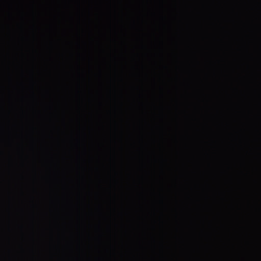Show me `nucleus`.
I'll return each instance as SVG.
<instances>
[{
  "mask_svg": "<svg viewBox=\"0 0 261 261\" xmlns=\"http://www.w3.org/2000/svg\"><path fill=\"white\" fill-rule=\"evenodd\" d=\"M240 165L242 167H245L247 166V162H246L245 159L244 158H241V159H240Z\"/></svg>",
  "mask_w": 261,
  "mask_h": 261,
  "instance_id": "1",
  "label": "nucleus"
},
{
  "mask_svg": "<svg viewBox=\"0 0 261 261\" xmlns=\"http://www.w3.org/2000/svg\"><path fill=\"white\" fill-rule=\"evenodd\" d=\"M240 115H241V116H243L245 114V111L244 109H241L240 112Z\"/></svg>",
  "mask_w": 261,
  "mask_h": 261,
  "instance_id": "2",
  "label": "nucleus"
},
{
  "mask_svg": "<svg viewBox=\"0 0 261 261\" xmlns=\"http://www.w3.org/2000/svg\"><path fill=\"white\" fill-rule=\"evenodd\" d=\"M241 100H243V98H241Z\"/></svg>",
  "mask_w": 261,
  "mask_h": 261,
  "instance_id": "3",
  "label": "nucleus"
}]
</instances>
